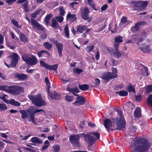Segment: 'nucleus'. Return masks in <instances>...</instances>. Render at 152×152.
<instances>
[{"mask_svg":"<svg viewBox=\"0 0 152 152\" xmlns=\"http://www.w3.org/2000/svg\"><path fill=\"white\" fill-rule=\"evenodd\" d=\"M136 101L137 102H140L141 101V96L140 95L135 96Z\"/></svg>","mask_w":152,"mask_h":152,"instance_id":"nucleus-56","label":"nucleus"},{"mask_svg":"<svg viewBox=\"0 0 152 152\" xmlns=\"http://www.w3.org/2000/svg\"><path fill=\"white\" fill-rule=\"evenodd\" d=\"M6 44L11 49H13L15 48L14 46L13 45L11 46V44L9 42H7Z\"/></svg>","mask_w":152,"mask_h":152,"instance_id":"nucleus-58","label":"nucleus"},{"mask_svg":"<svg viewBox=\"0 0 152 152\" xmlns=\"http://www.w3.org/2000/svg\"><path fill=\"white\" fill-rule=\"evenodd\" d=\"M14 77L15 78L18 79L19 80H25L27 79L28 75L23 73L21 74L16 72L15 74Z\"/></svg>","mask_w":152,"mask_h":152,"instance_id":"nucleus-16","label":"nucleus"},{"mask_svg":"<svg viewBox=\"0 0 152 152\" xmlns=\"http://www.w3.org/2000/svg\"><path fill=\"white\" fill-rule=\"evenodd\" d=\"M145 22L144 21H140L135 24L134 26L131 28V30L132 32L135 33L137 32L141 26L145 25Z\"/></svg>","mask_w":152,"mask_h":152,"instance_id":"nucleus-15","label":"nucleus"},{"mask_svg":"<svg viewBox=\"0 0 152 152\" xmlns=\"http://www.w3.org/2000/svg\"><path fill=\"white\" fill-rule=\"evenodd\" d=\"M108 7V6L106 4H105L103 5L101 8V10L102 11H105L107 9Z\"/></svg>","mask_w":152,"mask_h":152,"instance_id":"nucleus-57","label":"nucleus"},{"mask_svg":"<svg viewBox=\"0 0 152 152\" xmlns=\"http://www.w3.org/2000/svg\"><path fill=\"white\" fill-rule=\"evenodd\" d=\"M130 130L134 133H135L136 132V128L134 126H132L130 127Z\"/></svg>","mask_w":152,"mask_h":152,"instance_id":"nucleus-63","label":"nucleus"},{"mask_svg":"<svg viewBox=\"0 0 152 152\" xmlns=\"http://www.w3.org/2000/svg\"><path fill=\"white\" fill-rule=\"evenodd\" d=\"M66 19L72 21V22L75 21L77 20L76 15L75 14H72L70 12H69L66 16Z\"/></svg>","mask_w":152,"mask_h":152,"instance_id":"nucleus-21","label":"nucleus"},{"mask_svg":"<svg viewBox=\"0 0 152 152\" xmlns=\"http://www.w3.org/2000/svg\"><path fill=\"white\" fill-rule=\"evenodd\" d=\"M146 91L148 93L152 91V85H148L146 87Z\"/></svg>","mask_w":152,"mask_h":152,"instance_id":"nucleus-49","label":"nucleus"},{"mask_svg":"<svg viewBox=\"0 0 152 152\" xmlns=\"http://www.w3.org/2000/svg\"><path fill=\"white\" fill-rule=\"evenodd\" d=\"M89 11L87 7L80 10V14L81 18L85 20H88V22L91 20V18H89Z\"/></svg>","mask_w":152,"mask_h":152,"instance_id":"nucleus-7","label":"nucleus"},{"mask_svg":"<svg viewBox=\"0 0 152 152\" xmlns=\"http://www.w3.org/2000/svg\"><path fill=\"white\" fill-rule=\"evenodd\" d=\"M139 48L142 52L145 53L149 52L151 50L148 45L145 46L144 44H142L141 47H140Z\"/></svg>","mask_w":152,"mask_h":152,"instance_id":"nucleus-23","label":"nucleus"},{"mask_svg":"<svg viewBox=\"0 0 152 152\" xmlns=\"http://www.w3.org/2000/svg\"><path fill=\"white\" fill-rule=\"evenodd\" d=\"M85 140L89 145L91 146L94 143L96 139L89 134H83Z\"/></svg>","mask_w":152,"mask_h":152,"instance_id":"nucleus-13","label":"nucleus"},{"mask_svg":"<svg viewBox=\"0 0 152 152\" xmlns=\"http://www.w3.org/2000/svg\"><path fill=\"white\" fill-rule=\"evenodd\" d=\"M55 18L57 19L59 23H62L64 20V18L62 16H56Z\"/></svg>","mask_w":152,"mask_h":152,"instance_id":"nucleus-52","label":"nucleus"},{"mask_svg":"<svg viewBox=\"0 0 152 152\" xmlns=\"http://www.w3.org/2000/svg\"><path fill=\"white\" fill-rule=\"evenodd\" d=\"M20 113L21 114V117L23 119H25L28 117V114L29 112L28 110L25 111L24 110H21L19 111Z\"/></svg>","mask_w":152,"mask_h":152,"instance_id":"nucleus-25","label":"nucleus"},{"mask_svg":"<svg viewBox=\"0 0 152 152\" xmlns=\"http://www.w3.org/2000/svg\"><path fill=\"white\" fill-rule=\"evenodd\" d=\"M114 48L115 49L114 51L113 52L114 56L118 58L121 57L122 53L118 51V48H117V49L116 48Z\"/></svg>","mask_w":152,"mask_h":152,"instance_id":"nucleus-30","label":"nucleus"},{"mask_svg":"<svg viewBox=\"0 0 152 152\" xmlns=\"http://www.w3.org/2000/svg\"><path fill=\"white\" fill-rule=\"evenodd\" d=\"M64 32L66 36L68 39L69 38V27L68 25H66L64 28Z\"/></svg>","mask_w":152,"mask_h":152,"instance_id":"nucleus-37","label":"nucleus"},{"mask_svg":"<svg viewBox=\"0 0 152 152\" xmlns=\"http://www.w3.org/2000/svg\"><path fill=\"white\" fill-rule=\"evenodd\" d=\"M20 40L24 42H26L28 41V38L26 35L23 33H20Z\"/></svg>","mask_w":152,"mask_h":152,"instance_id":"nucleus-31","label":"nucleus"},{"mask_svg":"<svg viewBox=\"0 0 152 152\" xmlns=\"http://www.w3.org/2000/svg\"><path fill=\"white\" fill-rule=\"evenodd\" d=\"M41 111L43 112L44 113H45V112L42 109L39 110L38 109H36L34 110V112L33 113H34V114H35L36 113H37Z\"/></svg>","mask_w":152,"mask_h":152,"instance_id":"nucleus-59","label":"nucleus"},{"mask_svg":"<svg viewBox=\"0 0 152 152\" xmlns=\"http://www.w3.org/2000/svg\"><path fill=\"white\" fill-rule=\"evenodd\" d=\"M28 2V0H18L17 3L19 4H22L24 2Z\"/></svg>","mask_w":152,"mask_h":152,"instance_id":"nucleus-62","label":"nucleus"},{"mask_svg":"<svg viewBox=\"0 0 152 152\" xmlns=\"http://www.w3.org/2000/svg\"><path fill=\"white\" fill-rule=\"evenodd\" d=\"M11 22L15 26L18 28H20V27L18 25V22L15 19H13L11 20Z\"/></svg>","mask_w":152,"mask_h":152,"instance_id":"nucleus-46","label":"nucleus"},{"mask_svg":"<svg viewBox=\"0 0 152 152\" xmlns=\"http://www.w3.org/2000/svg\"><path fill=\"white\" fill-rule=\"evenodd\" d=\"M9 103L15 106H20V103L15 101L14 99H11L9 101Z\"/></svg>","mask_w":152,"mask_h":152,"instance_id":"nucleus-36","label":"nucleus"},{"mask_svg":"<svg viewBox=\"0 0 152 152\" xmlns=\"http://www.w3.org/2000/svg\"><path fill=\"white\" fill-rule=\"evenodd\" d=\"M51 26L53 28H58L59 27V24L57 23L56 19L53 18L51 20Z\"/></svg>","mask_w":152,"mask_h":152,"instance_id":"nucleus-32","label":"nucleus"},{"mask_svg":"<svg viewBox=\"0 0 152 152\" xmlns=\"http://www.w3.org/2000/svg\"><path fill=\"white\" fill-rule=\"evenodd\" d=\"M140 2V0L137 1H131L130 3L132 5H134V7L140 8L141 4Z\"/></svg>","mask_w":152,"mask_h":152,"instance_id":"nucleus-34","label":"nucleus"},{"mask_svg":"<svg viewBox=\"0 0 152 152\" xmlns=\"http://www.w3.org/2000/svg\"><path fill=\"white\" fill-rule=\"evenodd\" d=\"M126 89L129 92H132L133 93H135L136 92L135 86L133 85L131 83H130L127 86Z\"/></svg>","mask_w":152,"mask_h":152,"instance_id":"nucleus-29","label":"nucleus"},{"mask_svg":"<svg viewBox=\"0 0 152 152\" xmlns=\"http://www.w3.org/2000/svg\"><path fill=\"white\" fill-rule=\"evenodd\" d=\"M31 142L34 144H42L43 141L37 137H34L31 138Z\"/></svg>","mask_w":152,"mask_h":152,"instance_id":"nucleus-27","label":"nucleus"},{"mask_svg":"<svg viewBox=\"0 0 152 152\" xmlns=\"http://www.w3.org/2000/svg\"><path fill=\"white\" fill-rule=\"evenodd\" d=\"M53 16L52 14H50L47 15L45 17L44 21L45 22L47 26H48L49 25L50 20L53 17Z\"/></svg>","mask_w":152,"mask_h":152,"instance_id":"nucleus-28","label":"nucleus"},{"mask_svg":"<svg viewBox=\"0 0 152 152\" xmlns=\"http://www.w3.org/2000/svg\"><path fill=\"white\" fill-rule=\"evenodd\" d=\"M140 3V8H145L147 6V5L148 3V1H141Z\"/></svg>","mask_w":152,"mask_h":152,"instance_id":"nucleus-41","label":"nucleus"},{"mask_svg":"<svg viewBox=\"0 0 152 152\" xmlns=\"http://www.w3.org/2000/svg\"><path fill=\"white\" fill-rule=\"evenodd\" d=\"M150 147L147 139L144 137H139L134 140L130 147L133 152H146Z\"/></svg>","mask_w":152,"mask_h":152,"instance_id":"nucleus-1","label":"nucleus"},{"mask_svg":"<svg viewBox=\"0 0 152 152\" xmlns=\"http://www.w3.org/2000/svg\"><path fill=\"white\" fill-rule=\"evenodd\" d=\"M28 2L22 4V6L23 7V9L26 12H28L29 11V9H28Z\"/></svg>","mask_w":152,"mask_h":152,"instance_id":"nucleus-43","label":"nucleus"},{"mask_svg":"<svg viewBox=\"0 0 152 152\" xmlns=\"http://www.w3.org/2000/svg\"><path fill=\"white\" fill-rule=\"evenodd\" d=\"M88 3L92 8H93L95 10H97L95 7V5L93 4V1L92 0H87Z\"/></svg>","mask_w":152,"mask_h":152,"instance_id":"nucleus-44","label":"nucleus"},{"mask_svg":"<svg viewBox=\"0 0 152 152\" xmlns=\"http://www.w3.org/2000/svg\"><path fill=\"white\" fill-rule=\"evenodd\" d=\"M31 25L32 26H35L38 30L43 31L45 29L43 26L39 24L37 21L34 19H31Z\"/></svg>","mask_w":152,"mask_h":152,"instance_id":"nucleus-17","label":"nucleus"},{"mask_svg":"<svg viewBox=\"0 0 152 152\" xmlns=\"http://www.w3.org/2000/svg\"><path fill=\"white\" fill-rule=\"evenodd\" d=\"M116 111L118 113V115L119 116V117H117L116 118H113L114 122L115 123H119L121 126H126V122L124 118V116L123 115L121 109L120 108H117L116 109Z\"/></svg>","mask_w":152,"mask_h":152,"instance_id":"nucleus-5","label":"nucleus"},{"mask_svg":"<svg viewBox=\"0 0 152 152\" xmlns=\"http://www.w3.org/2000/svg\"><path fill=\"white\" fill-rule=\"evenodd\" d=\"M9 92L14 95H18L20 93H23L24 88L22 87L17 86H10Z\"/></svg>","mask_w":152,"mask_h":152,"instance_id":"nucleus-6","label":"nucleus"},{"mask_svg":"<svg viewBox=\"0 0 152 152\" xmlns=\"http://www.w3.org/2000/svg\"><path fill=\"white\" fill-rule=\"evenodd\" d=\"M134 115L135 118H140L141 117V110L140 107H137L135 110Z\"/></svg>","mask_w":152,"mask_h":152,"instance_id":"nucleus-24","label":"nucleus"},{"mask_svg":"<svg viewBox=\"0 0 152 152\" xmlns=\"http://www.w3.org/2000/svg\"><path fill=\"white\" fill-rule=\"evenodd\" d=\"M8 87L6 86H1L0 85V90L2 91H5L6 88Z\"/></svg>","mask_w":152,"mask_h":152,"instance_id":"nucleus-60","label":"nucleus"},{"mask_svg":"<svg viewBox=\"0 0 152 152\" xmlns=\"http://www.w3.org/2000/svg\"><path fill=\"white\" fill-rule=\"evenodd\" d=\"M116 94H118L120 96H125L128 95V92L126 91L121 90L119 91L115 92Z\"/></svg>","mask_w":152,"mask_h":152,"instance_id":"nucleus-33","label":"nucleus"},{"mask_svg":"<svg viewBox=\"0 0 152 152\" xmlns=\"http://www.w3.org/2000/svg\"><path fill=\"white\" fill-rule=\"evenodd\" d=\"M28 97L31 102L37 106L41 107L46 105V102L42 98L40 95H29Z\"/></svg>","mask_w":152,"mask_h":152,"instance_id":"nucleus-3","label":"nucleus"},{"mask_svg":"<svg viewBox=\"0 0 152 152\" xmlns=\"http://www.w3.org/2000/svg\"><path fill=\"white\" fill-rule=\"evenodd\" d=\"M59 10H60V15L63 16L64 15L65 11L64 9V7L61 6L59 7Z\"/></svg>","mask_w":152,"mask_h":152,"instance_id":"nucleus-47","label":"nucleus"},{"mask_svg":"<svg viewBox=\"0 0 152 152\" xmlns=\"http://www.w3.org/2000/svg\"><path fill=\"white\" fill-rule=\"evenodd\" d=\"M15 1H16V0H7L6 1V2L8 5H11Z\"/></svg>","mask_w":152,"mask_h":152,"instance_id":"nucleus-55","label":"nucleus"},{"mask_svg":"<svg viewBox=\"0 0 152 152\" xmlns=\"http://www.w3.org/2000/svg\"><path fill=\"white\" fill-rule=\"evenodd\" d=\"M66 90L69 92L72 93L73 94L76 93H78L79 92V90L77 87L73 88H71L69 87H67Z\"/></svg>","mask_w":152,"mask_h":152,"instance_id":"nucleus-26","label":"nucleus"},{"mask_svg":"<svg viewBox=\"0 0 152 152\" xmlns=\"http://www.w3.org/2000/svg\"><path fill=\"white\" fill-rule=\"evenodd\" d=\"M29 115V118L30 119V120L28 121H32L33 123L36 124V122L35 120V115L34 113H33L32 112H31L28 113Z\"/></svg>","mask_w":152,"mask_h":152,"instance_id":"nucleus-38","label":"nucleus"},{"mask_svg":"<svg viewBox=\"0 0 152 152\" xmlns=\"http://www.w3.org/2000/svg\"><path fill=\"white\" fill-rule=\"evenodd\" d=\"M147 102L150 106L152 107V94L149 95L147 100Z\"/></svg>","mask_w":152,"mask_h":152,"instance_id":"nucleus-42","label":"nucleus"},{"mask_svg":"<svg viewBox=\"0 0 152 152\" xmlns=\"http://www.w3.org/2000/svg\"><path fill=\"white\" fill-rule=\"evenodd\" d=\"M49 96L51 99L56 100H60L61 98V94L56 92H51Z\"/></svg>","mask_w":152,"mask_h":152,"instance_id":"nucleus-18","label":"nucleus"},{"mask_svg":"<svg viewBox=\"0 0 152 152\" xmlns=\"http://www.w3.org/2000/svg\"><path fill=\"white\" fill-rule=\"evenodd\" d=\"M11 58L12 59V60L10 64H7L5 62V64L8 67L14 68L16 66L18 63V55L15 53H13L11 56Z\"/></svg>","mask_w":152,"mask_h":152,"instance_id":"nucleus-11","label":"nucleus"},{"mask_svg":"<svg viewBox=\"0 0 152 152\" xmlns=\"http://www.w3.org/2000/svg\"><path fill=\"white\" fill-rule=\"evenodd\" d=\"M87 26L85 25H79L77 26L76 28V32H78V34H81L83 33L84 31L86 30Z\"/></svg>","mask_w":152,"mask_h":152,"instance_id":"nucleus-22","label":"nucleus"},{"mask_svg":"<svg viewBox=\"0 0 152 152\" xmlns=\"http://www.w3.org/2000/svg\"><path fill=\"white\" fill-rule=\"evenodd\" d=\"M94 47V46L93 45L91 46H90L87 47V52L88 53L91 52L93 50Z\"/></svg>","mask_w":152,"mask_h":152,"instance_id":"nucleus-54","label":"nucleus"},{"mask_svg":"<svg viewBox=\"0 0 152 152\" xmlns=\"http://www.w3.org/2000/svg\"><path fill=\"white\" fill-rule=\"evenodd\" d=\"M7 108V107L5 104H1L0 103V110H6Z\"/></svg>","mask_w":152,"mask_h":152,"instance_id":"nucleus-50","label":"nucleus"},{"mask_svg":"<svg viewBox=\"0 0 152 152\" xmlns=\"http://www.w3.org/2000/svg\"><path fill=\"white\" fill-rule=\"evenodd\" d=\"M112 70V72H105L102 75V78L106 80L107 82H108L110 80L116 78L118 77V70L117 68H113Z\"/></svg>","mask_w":152,"mask_h":152,"instance_id":"nucleus-4","label":"nucleus"},{"mask_svg":"<svg viewBox=\"0 0 152 152\" xmlns=\"http://www.w3.org/2000/svg\"><path fill=\"white\" fill-rule=\"evenodd\" d=\"M74 96H70L66 95L65 96V99L68 102H72L74 99Z\"/></svg>","mask_w":152,"mask_h":152,"instance_id":"nucleus-40","label":"nucleus"},{"mask_svg":"<svg viewBox=\"0 0 152 152\" xmlns=\"http://www.w3.org/2000/svg\"><path fill=\"white\" fill-rule=\"evenodd\" d=\"M45 81L47 86L50 85V83L48 77H45Z\"/></svg>","mask_w":152,"mask_h":152,"instance_id":"nucleus-64","label":"nucleus"},{"mask_svg":"<svg viewBox=\"0 0 152 152\" xmlns=\"http://www.w3.org/2000/svg\"><path fill=\"white\" fill-rule=\"evenodd\" d=\"M74 72L77 74H80L83 72V70L81 69L76 68L74 69Z\"/></svg>","mask_w":152,"mask_h":152,"instance_id":"nucleus-48","label":"nucleus"},{"mask_svg":"<svg viewBox=\"0 0 152 152\" xmlns=\"http://www.w3.org/2000/svg\"><path fill=\"white\" fill-rule=\"evenodd\" d=\"M76 99L73 103L74 105H82L86 103V99L83 96H78L76 97Z\"/></svg>","mask_w":152,"mask_h":152,"instance_id":"nucleus-14","label":"nucleus"},{"mask_svg":"<svg viewBox=\"0 0 152 152\" xmlns=\"http://www.w3.org/2000/svg\"><path fill=\"white\" fill-rule=\"evenodd\" d=\"M78 3L76 1H74L72 2V3H70L69 4V5L70 6H71L72 8L73 9H74V5L75 4H78Z\"/></svg>","mask_w":152,"mask_h":152,"instance_id":"nucleus-61","label":"nucleus"},{"mask_svg":"<svg viewBox=\"0 0 152 152\" xmlns=\"http://www.w3.org/2000/svg\"><path fill=\"white\" fill-rule=\"evenodd\" d=\"M79 88L81 90L84 91L87 90L88 89L89 85L87 84H82V85H79L78 86Z\"/></svg>","mask_w":152,"mask_h":152,"instance_id":"nucleus-35","label":"nucleus"},{"mask_svg":"<svg viewBox=\"0 0 152 152\" xmlns=\"http://www.w3.org/2000/svg\"><path fill=\"white\" fill-rule=\"evenodd\" d=\"M80 138V136L79 134L72 135L69 137L70 142L74 145L80 147V145L79 143Z\"/></svg>","mask_w":152,"mask_h":152,"instance_id":"nucleus-8","label":"nucleus"},{"mask_svg":"<svg viewBox=\"0 0 152 152\" xmlns=\"http://www.w3.org/2000/svg\"><path fill=\"white\" fill-rule=\"evenodd\" d=\"M43 46L46 49L48 50H50L52 47V45L48 42H44Z\"/></svg>","mask_w":152,"mask_h":152,"instance_id":"nucleus-39","label":"nucleus"},{"mask_svg":"<svg viewBox=\"0 0 152 152\" xmlns=\"http://www.w3.org/2000/svg\"><path fill=\"white\" fill-rule=\"evenodd\" d=\"M23 60L28 64L31 65H34L37 62V59L34 55H32L31 57H22Z\"/></svg>","mask_w":152,"mask_h":152,"instance_id":"nucleus-9","label":"nucleus"},{"mask_svg":"<svg viewBox=\"0 0 152 152\" xmlns=\"http://www.w3.org/2000/svg\"><path fill=\"white\" fill-rule=\"evenodd\" d=\"M37 55L39 57H44L46 58L50 57V55L49 53L45 50H41L37 53Z\"/></svg>","mask_w":152,"mask_h":152,"instance_id":"nucleus-20","label":"nucleus"},{"mask_svg":"<svg viewBox=\"0 0 152 152\" xmlns=\"http://www.w3.org/2000/svg\"><path fill=\"white\" fill-rule=\"evenodd\" d=\"M122 37L120 36H119L118 37H115L114 39L115 44L113 45L114 48H116L117 49V48H119L118 46L120 43L123 41L122 39Z\"/></svg>","mask_w":152,"mask_h":152,"instance_id":"nucleus-19","label":"nucleus"},{"mask_svg":"<svg viewBox=\"0 0 152 152\" xmlns=\"http://www.w3.org/2000/svg\"><path fill=\"white\" fill-rule=\"evenodd\" d=\"M90 134H92L95 137V138L96 140H99L100 138V134L98 132H91L90 133Z\"/></svg>","mask_w":152,"mask_h":152,"instance_id":"nucleus-45","label":"nucleus"},{"mask_svg":"<svg viewBox=\"0 0 152 152\" xmlns=\"http://www.w3.org/2000/svg\"><path fill=\"white\" fill-rule=\"evenodd\" d=\"M54 152H58L60 150V147L58 145H56L53 147Z\"/></svg>","mask_w":152,"mask_h":152,"instance_id":"nucleus-53","label":"nucleus"},{"mask_svg":"<svg viewBox=\"0 0 152 152\" xmlns=\"http://www.w3.org/2000/svg\"><path fill=\"white\" fill-rule=\"evenodd\" d=\"M50 41L52 42H53L55 44L56 47L58 54L60 57L62 56V51L63 50V45L60 42H59L57 40L54 41V38L51 37L49 39Z\"/></svg>","mask_w":152,"mask_h":152,"instance_id":"nucleus-10","label":"nucleus"},{"mask_svg":"<svg viewBox=\"0 0 152 152\" xmlns=\"http://www.w3.org/2000/svg\"><path fill=\"white\" fill-rule=\"evenodd\" d=\"M127 21V18L126 17L124 16L122 18L120 23L121 24H123L126 23Z\"/></svg>","mask_w":152,"mask_h":152,"instance_id":"nucleus-51","label":"nucleus"},{"mask_svg":"<svg viewBox=\"0 0 152 152\" xmlns=\"http://www.w3.org/2000/svg\"><path fill=\"white\" fill-rule=\"evenodd\" d=\"M40 65L42 67L45 68V69H48L50 70H53L56 71L58 68V65L55 64L52 65H50L46 64L42 60L40 61Z\"/></svg>","mask_w":152,"mask_h":152,"instance_id":"nucleus-12","label":"nucleus"},{"mask_svg":"<svg viewBox=\"0 0 152 152\" xmlns=\"http://www.w3.org/2000/svg\"><path fill=\"white\" fill-rule=\"evenodd\" d=\"M113 118L111 120L110 119H105L104 122V125L105 127L107 129L110 130L112 131L118 130L119 131L122 130L125 127L123 126H121L119 123H114Z\"/></svg>","mask_w":152,"mask_h":152,"instance_id":"nucleus-2","label":"nucleus"}]
</instances>
